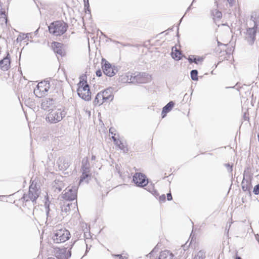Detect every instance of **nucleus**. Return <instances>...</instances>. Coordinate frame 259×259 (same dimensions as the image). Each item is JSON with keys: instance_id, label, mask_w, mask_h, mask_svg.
Returning a JSON list of instances; mask_svg holds the SVG:
<instances>
[{"instance_id": "54", "label": "nucleus", "mask_w": 259, "mask_h": 259, "mask_svg": "<svg viewBox=\"0 0 259 259\" xmlns=\"http://www.w3.org/2000/svg\"><path fill=\"white\" fill-rule=\"evenodd\" d=\"M258 136H259V134H258Z\"/></svg>"}, {"instance_id": "17", "label": "nucleus", "mask_w": 259, "mask_h": 259, "mask_svg": "<svg viewBox=\"0 0 259 259\" xmlns=\"http://www.w3.org/2000/svg\"><path fill=\"white\" fill-rule=\"evenodd\" d=\"M81 171L91 172L90 164L88 157L83 158L81 161Z\"/></svg>"}, {"instance_id": "19", "label": "nucleus", "mask_w": 259, "mask_h": 259, "mask_svg": "<svg viewBox=\"0 0 259 259\" xmlns=\"http://www.w3.org/2000/svg\"><path fill=\"white\" fill-rule=\"evenodd\" d=\"M204 58L203 57L195 55L190 56L188 58V60L190 63H194L196 64H198L199 62H202Z\"/></svg>"}, {"instance_id": "6", "label": "nucleus", "mask_w": 259, "mask_h": 259, "mask_svg": "<svg viewBox=\"0 0 259 259\" xmlns=\"http://www.w3.org/2000/svg\"><path fill=\"white\" fill-rule=\"evenodd\" d=\"M251 19L253 20L254 25L252 27L247 29L246 37L248 39L247 40L249 44L252 45L253 44L256 38L255 36L258 29V25L257 24V20L255 21V18H253V16H251Z\"/></svg>"}, {"instance_id": "3", "label": "nucleus", "mask_w": 259, "mask_h": 259, "mask_svg": "<svg viewBox=\"0 0 259 259\" xmlns=\"http://www.w3.org/2000/svg\"><path fill=\"white\" fill-rule=\"evenodd\" d=\"M70 234L68 230L65 228L56 230L54 231L52 238L54 242L60 243L64 242L70 238Z\"/></svg>"}, {"instance_id": "34", "label": "nucleus", "mask_w": 259, "mask_h": 259, "mask_svg": "<svg viewBox=\"0 0 259 259\" xmlns=\"http://www.w3.org/2000/svg\"><path fill=\"white\" fill-rule=\"evenodd\" d=\"M225 165L229 172H231L232 171L233 167L232 165H230L229 163H226Z\"/></svg>"}, {"instance_id": "4", "label": "nucleus", "mask_w": 259, "mask_h": 259, "mask_svg": "<svg viewBox=\"0 0 259 259\" xmlns=\"http://www.w3.org/2000/svg\"><path fill=\"white\" fill-rule=\"evenodd\" d=\"M65 114L64 111L61 109H52L48 114L46 120L51 123H56L60 121L65 117Z\"/></svg>"}, {"instance_id": "5", "label": "nucleus", "mask_w": 259, "mask_h": 259, "mask_svg": "<svg viewBox=\"0 0 259 259\" xmlns=\"http://www.w3.org/2000/svg\"><path fill=\"white\" fill-rule=\"evenodd\" d=\"M50 88L49 81L45 80L38 83L36 88L34 90V93L36 97L41 98L47 94Z\"/></svg>"}, {"instance_id": "29", "label": "nucleus", "mask_w": 259, "mask_h": 259, "mask_svg": "<svg viewBox=\"0 0 259 259\" xmlns=\"http://www.w3.org/2000/svg\"><path fill=\"white\" fill-rule=\"evenodd\" d=\"M176 53L175 55H174L173 53H172L171 55L174 59H175L176 60H179L181 59V57L180 56L181 55V52L177 50V49H176Z\"/></svg>"}, {"instance_id": "23", "label": "nucleus", "mask_w": 259, "mask_h": 259, "mask_svg": "<svg viewBox=\"0 0 259 259\" xmlns=\"http://www.w3.org/2000/svg\"><path fill=\"white\" fill-rule=\"evenodd\" d=\"M103 94H101V92L98 93L94 101V104L95 105H101L103 103Z\"/></svg>"}, {"instance_id": "49", "label": "nucleus", "mask_w": 259, "mask_h": 259, "mask_svg": "<svg viewBox=\"0 0 259 259\" xmlns=\"http://www.w3.org/2000/svg\"><path fill=\"white\" fill-rule=\"evenodd\" d=\"M235 259H242L240 256H236Z\"/></svg>"}, {"instance_id": "21", "label": "nucleus", "mask_w": 259, "mask_h": 259, "mask_svg": "<svg viewBox=\"0 0 259 259\" xmlns=\"http://www.w3.org/2000/svg\"><path fill=\"white\" fill-rule=\"evenodd\" d=\"M245 173L246 170H245L243 173V179L241 183L242 189L244 191H249L250 188V184L248 183V181H245Z\"/></svg>"}, {"instance_id": "40", "label": "nucleus", "mask_w": 259, "mask_h": 259, "mask_svg": "<svg viewBox=\"0 0 259 259\" xmlns=\"http://www.w3.org/2000/svg\"><path fill=\"white\" fill-rule=\"evenodd\" d=\"M24 35H25V34H23V36H22L21 35H20L18 37V38H17V40H20V41H21V40H22L24 39L27 37L26 36L25 37H24Z\"/></svg>"}, {"instance_id": "46", "label": "nucleus", "mask_w": 259, "mask_h": 259, "mask_svg": "<svg viewBox=\"0 0 259 259\" xmlns=\"http://www.w3.org/2000/svg\"><path fill=\"white\" fill-rule=\"evenodd\" d=\"M218 46H224L225 45L218 40Z\"/></svg>"}, {"instance_id": "42", "label": "nucleus", "mask_w": 259, "mask_h": 259, "mask_svg": "<svg viewBox=\"0 0 259 259\" xmlns=\"http://www.w3.org/2000/svg\"><path fill=\"white\" fill-rule=\"evenodd\" d=\"M167 199L168 201L172 200V197L170 193H168L167 194Z\"/></svg>"}, {"instance_id": "24", "label": "nucleus", "mask_w": 259, "mask_h": 259, "mask_svg": "<svg viewBox=\"0 0 259 259\" xmlns=\"http://www.w3.org/2000/svg\"><path fill=\"white\" fill-rule=\"evenodd\" d=\"M50 202L49 201L48 197L46 198V201L45 203V207L46 209V215L47 219L49 218L51 219L52 218L51 214L50 213L51 209L50 208Z\"/></svg>"}, {"instance_id": "27", "label": "nucleus", "mask_w": 259, "mask_h": 259, "mask_svg": "<svg viewBox=\"0 0 259 259\" xmlns=\"http://www.w3.org/2000/svg\"><path fill=\"white\" fill-rule=\"evenodd\" d=\"M212 15L214 17V19H217L218 20H219L222 17V12L217 10H215L214 11L212 12Z\"/></svg>"}, {"instance_id": "8", "label": "nucleus", "mask_w": 259, "mask_h": 259, "mask_svg": "<svg viewBox=\"0 0 259 259\" xmlns=\"http://www.w3.org/2000/svg\"><path fill=\"white\" fill-rule=\"evenodd\" d=\"M133 180L137 186L141 187L146 186L148 183L146 176L141 172L136 173L133 177Z\"/></svg>"}, {"instance_id": "13", "label": "nucleus", "mask_w": 259, "mask_h": 259, "mask_svg": "<svg viewBox=\"0 0 259 259\" xmlns=\"http://www.w3.org/2000/svg\"><path fill=\"white\" fill-rule=\"evenodd\" d=\"M10 55L8 52L7 56L0 60V67L3 71L8 70L10 67Z\"/></svg>"}, {"instance_id": "45", "label": "nucleus", "mask_w": 259, "mask_h": 259, "mask_svg": "<svg viewBox=\"0 0 259 259\" xmlns=\"http://www.w3.org/2000/svg\"><path fill=\"white\" fill-rule=\"evenodd\" d=\"M113 130H114V129H113V128H110L109 129V134H111L112 136H114V134H114V133H113V132H112V131H113Z\"/></svg>"}, {"instance_id": "35", "label": "nucleus", "mask_w": 259, "mask_h": 259, "mask_svg": "<svg viewBox=\"0 0 259 259\" xmlns=\"http://www.w3.org/2000/svg\"><path fill=\"white\" fill-rule=\"evenodd\" d=\"M109 93L111 94L110 90L109 89L105 90L103 92H101V94H103L104 96H107V95H109Z\"/></svg>"}, {"instance_id": "28", "label": "nucleus", "mask_w": 259, "mask_h": 259, "mask_svg": "<svg viewBox=\"0 0 259 259\" xmlns=\"http://www.w3.org/2000/svg\"><path fill=\"white\" fill-rule=\"evenodd\" d=\"M205 257V256L204 253L202 251H199L193 259H204Z\"/></svg>"}, {"instance_id": "52", "label": "nucleus", "mask_w": 259, "mask_h": 259, "mask_svg": "<svg viewBox=\"0 0 259 259\" xmlns=\"http://www.w3.org/2000/svg\"><path fill=\"white\" fill-rule=\"evenodd\" d=\"M255 237H256V239L257 240V239H258V238H257V236H255Z\"/></svg>"}, {"instance_id": "12", "label": "nucleus", "mask_w": 259, "mask_h": 259, "mask_svg": "<svg viewBox=\"0 0 259 259\" xmlns=\"http://www.w3.org/2000/svg\"><path fill=\"white\" fill-rule=\"evenodd\" d=\"M56 103V100L53 98H45L41 103V108L45 110H50L51 108L54 106Z\"/></svg>"}, {"instance_id": "11", "label": "nucleus", "mask_w": 259, "mask_h": 259, "mask_svg": "<svg viewBox=\"0 0 259 259\" xmlns=\"http://www.w3.org/2000/svg\"><path fill=\"white\" fill-rule=\"evenodd\" d=\"M27 194L29 196H30V200L32 201L34 205L36 202V199L39 196L38 190L37 189L35 185L33 186V184H31L30 186L29 191Z\"/></svg>"}, {"instance_id": "15", "label": "nucleus", "mask_w": 259, "mask_h": 259, "mask_svg": "<svg viewBox=\"0 0 259 259\" xmlns=\"http://www.w3.org/2000/svg\"><path fill=\"white\" fill-rule=\"evenodd\" d=\"M73 244L74 243H73L71 245L70 247L69 248V250L67 251V249L68 247H66V248H62V249H59L57 251L56 253L63 254V255H64L65 259H68V258L70 257L71 256V249L72 247V246L73 245ZM56 257L57 258H59L60 257H61V256H60V255H59V254H57Z\"/></svg>"}, {"instance_id": "36", "label": "nucleus", "mask_w": 259, "mask_h": 259, "mask_svg": "<svg viewBox=\"0 0 259 259\" xmlns=\"http://www.w3.org/2000/svg\"><path fill=\"white\" fill-rule=\"evenodd\" d=\"M84 8L88 9L89 8V0H83Z\"/></svg>"}, {"instance_id": "1", "label": "nucleus", "mask_w": 259, "mask_h": 259, "mask_svg": "<svg viewBox=\"0 0 259 259\" xmlns=\"http://www.w3.org/2000/svg\"><path fill=\"white\" fill-rule=\"evenodd\" d=\"M68 27L67 23L62 21H54L49 26V31L50 33L55 36H60L65 33Z\"/></svg>"}, {"instance_id": "31", "label": "nucleus", "mask_w": 259, "mask_h": 259, "mask_svg": "<svg viewBox=\"0 0 259 259\" xmlns=\"http://www.w3.org/2000/svg\"><path fill=\"white\" fill-rule=\"evenodd\" d=\"M0 22L2 25L4 24V23L7 25L8 22V18L7 16H5L4 17H0Z\"/></svg>"}, {"instance_id": "48", "label": "nucleus", "mask_w": 259, "mask_h": 259, "mask_svg": "<svg viewBox=\"0 0 259 259\" xmlns=\"http://www.w3.org/2000/svg\"><path fill=\"white\" fill-rule=\"evenodd\" d=\"M155 248H154V249H153L152 250V251H151L149 253V254L148 255H150V256H151V254H152V253L155 251Z\"/></svg>"}, {"instance_id": "53", "label": "nucleus", "mask_w": 259, "mask_h": 259, "mask_svg": "<svg viewBox=\"0 0 259 259\" xmlns=\"http://www.w3.org/2000/svg\"><path fill=\"white\" fill-rule=\"evenodd\" d=\"M257 241H258V242H259V239H257Z\"/></svg>"}, {"instance_id": "10", "label": "nucleus", "mask_w": 259, "mask_h": 259, "mask_svg": "<svg viewBox=\"0 0 259 259\" xmlns=\"http://www.w3.org/2000/svg\"><path fill=\"white\" fill-rule=\"evenodd\" d=\"M102 69L104 73L109 77L113 76L117 72L115 67L114 68L112 66L111 64L107 61H106L105 64L102 66Z\"/></svg>"}, {"instance_id": "43", "label": "nucleus", "mask_w": 259, "mask_h": 259, "mask_svg": "<svg viewBox=\"0 0 259 259\" xmlns=\"http://www.w3.org/2000/svg\"><path fill=\"white\" fill-rule=\"evenodd\" d=\"M115 256L119 257L120 259L126 258V257L123 256L121 254L115 255Z\"/></svg>"}, {"instance_id": "9", "label": "nucleus", "mask_w": 259, "mask_h": 259, "mask_svg": "<svg viewBox=\"0 0 259 259\" xmlns=\"http://www.w3.org/2000/svg\"><path fill=\"white\" fill-rule=\"evenodd\" d=\"M77 191L76 187H72L71 189H66L65 190V193L63 194L62 197L67 201L75 200L77 198Z\"/></svg>"}, {"instance_id": "16", "label": "nucleus", "mask_w": 259, "mask_h": 259, "mask_svg": "<svg viewBox=\"0 0 259 259\" xmlns=\"http://www.w3.org/2000/svg\"><path fill=\"white\" fill-rule=\"evenodd\" d=\"M175 105V103L173 101H170L162 108L161 112L162 118L166 116V114L169 112Z\"/></svg>"}, {"instance_id": "20", "label": "nucleus", "mask_w": 259, "mask_h": 259, "mask_svg": "<svg viewBox=\"0 0 259 259\" xmlns=\"http://www.w3.org/2000/svg\"><path fill=\"white\" fill-rule=\"evenodd\" d=\"M82 174L80 177L79 185L83 182L88 183L89 179L91 178V174L90 172L81 171Z\"/></svg>"}, {"instance_id": "47", "label": "nucleus", "mask_w": 259, "mask_h": 259, "mask_svg": "<svg viewBox=\"0 0 259 259\" xmlns=\"http://www.w3.org/2000/svg\"><path fill=\"white\" fill-rule=\"evenodd\" d=\"M95 159H96V156L94 155H92V157H91V160H95Z\"/></svg>"}, {"instance_id": "2", "label": "nucleus", "mask_w": 259, "mask_h": 259, "mask_svg": "<svg viewBox=\"0 0 259 259\" xmlns=\"http://www.w3.org/2000/svg\"><path fill=\"white\" fill-rule=\"evenodd\" d=\"M78 85L79 86L77 90L78 96L85 101H90L91 100V92L87 81L85 80L84 82L83 81H80Z\"/></svg>"}, {"instance_id": "38", "label": "nucleus", "mask_w": 259, "mask_h": 259, "mask_svg": "<svg viewBox=\"0 0 259 259\" xmlns=\"http://www.w3.org/2000/svg\"><path fill=\"white\" fill-rule=\"evenodd\" d=\"M84 111L85 112V114L87 115L89 118H90L91 115V111L88 110L87 109H84Z\"/></svg>"}, {"instance_id": "18", "label": "nucleus", "mask_w": 259, "mask_h": 259, "mask_svg": "<svg viewBox=\"0 0 259 259\" xmlns=\"http://www.w3.org/2000/svg\"><path fill=\"white\" fill-rule=\"evenodd\" d=\"M112 139L115 145L118 146L120 149L123 150L124 152L127 150V148L123 145V143L115 137V134H114V136H112Z\"/></svg>"}, {"instance_id": "22", "label": "nucleus", "mask_w": 259, "mask_h": 259, "mask_svg": "<svg viewBox=\"0 0 259 259\" xmlns=\"http://www.w3.org/2000/svg\"><path fill=\"white\" fill-rule=\"evenodd\" d=\"M71 205V203H65L64 202V204L61 205V212L62 215H66L67 214V213L70 210V206Z\"/></svg>"}, {"instance_id": "41", "label": "nucleus", "mask_w": 259, "mask_h": 259, "mask_svg": "<svg viewBox=\"0 0 259 259\" xmlns=\"http://www.w3.org/2000/svg\"><path fill=\"white\" fill-rule=\"evenodd\" d=\"M96 75L98 77H100L102 76V72L101 70H98L96 72Z\"/></svg>"}, {"instance_id": "33", "label": "nucleus", "mask_w": 259, "mask_h": 259, "mask_svg": "<svg viewBox=\"0 0 259 259\" xmlns=\"http://www.w3.org/2000/svg\"><path fill=\"white\" fill-rule=\"evenodd\" d=\"M253 192L255 195L259 194V184L255 186Z\"/></svg>"}, {"instance_id": "14", "label": "nucleus", "mask_w": 259, "mask_h": 259, "mask_svg": "<svg viewBox=\"0 0 259 259\" xmlns=\"http://www.w3.org/2000/svg\"><path fill=\"white\" fill-rule=\"evenodd\" d=\"M54 52L61 57L65 55V52L63 49V45L61 43L54 41L52 43Z\"/></svg>"}, {"instance_id": "50", "label": "nucleus", "mask_w": 259, "mask_h": 259, "mask_svg": "<svg viewBox=\"0 0 259 259\" xmlns=\"http://www.w3.org/2000/svg\"><path fill=\"white\" fill-rule=\"evenodd\" d=\"M48 259H56V258H55L54 257H49Z\"/></svg>"}, {"instance_id": "30", "label": "nucleus", "mask_w": 259, "mask_h": 259, "mask_svg": "<svg viewBox=\"0 0 259 259\" xmlns=\"http://www.w3.org/2000/svg\"><path fill=\"white\" fill-rule=\"evenodd\" d=\"M103 103H104L105 102H108L109 101H112L113 99V96L111 95V94H110L109 95H107V96H104L103 95Z\"/></svg>"}, {"instance_id": "44", "label": "nucleus", "mask_w": 259, "mask_h": 259, "mask_svg": "<svg viewBox=\"0 0 259 259\" xmlns=\"http://www.w3.org/2000/svg\"><path fill=\"white\" fill-rule=\"evenodd\" d=\"M231 6H232L234 3V0H227Z\"/></svg>"}, {"instance_id": "51", "label": "nucleus", "mask_w": 259, "mask_h": 259, "mask_svg": "<svg viewBox=\"0 0 259 259\" xmlns=\"http://www.w3.org/2000/svg\"><path fill=\"white\" fill-rule=\"evenodd\" d=\"M190 7H191V6L187 9V12H188L190 10Z\"/></svg>"}, {"instance_id": "32", "label": "nucleus", "mask_w": 259, "mask_h": 259, "mask_svg": "<svg viewBox=\"0 0 259 259\" xmlns=\"http://www.w3.org/2000/svg\"><path fill=\"white\" fill-rule=\"evenodd\" d=\"M23 202H27L30 200V196L27 194H24L21 198Z\"/></svg>"}, {"instance_id": "26", "label": "nucleus", "mask_w": 259, "mask_h": 259, "mask_svg": "<svg viewBox=\"0 0 259 259\" xmlns=\"http://www.w3.org/2000/svg\"><path fill=\"white\" fill-rule=\"evenodd\" d=\"M198 72L196 69H193L191 71L190 75H191V79L193 80L196 81V80H198Z\"/></svg>"}, {"instance_id": "37", "label": "nucleus", "mask_w": 259, "mask_h": 259, "mask_svg": "<svg viewBox=\"0 0 259 259\" xmlns=\"http://www.w3.org/2000/svg\"><path fill=\"white\" fill-rule=\"evenodd\" d=\"M6 16V14H5V10L3 9V8H1L0 9V17H3V16Z\"/></svg>"}, {"instance_id": "7", "label": "nucleus", "mask_w": 259, "mask_h": 259, "mask_svg": "<svg viewBox=\"0 0 259 259\" xmlns=\"http://www.w3.org/2000/svg\"><path fill=\"white\" fill-rule=\"evenodd\" d=\"M146 73H135L127 75L129 83H143L147 81Z\"/></svg>"}, {"instance_id": "39", "label": "nucleus", "mask_w": 259, "mask_h": 259, "mask_svg": "<svg viewBox=\"0 0 259 259\" xmlns=\"http://www.w3.org/2000/svg\"><path fill=\"white\" fill-rule=\"evenodd\" d=\"M165 200V195L163 194L161 196L159 197V201L160 202H164Z\"/></svg>"}, {"instance_id": "25", "label": "nucleus", "mask_w": 259, "mask_h": 259, "mask_svg": "<svg viewBox=\"0 0 259 259\" xmlns=\"http://www.w3.org/2000/svg\"><path fill=\"white\" fill-rule=\"evenodd\" d=\"M70 164L68 160L64 159L63 161L62 159H60L59 166L61 167L62 169H66Z\"/></svg>"}]
</instances>
